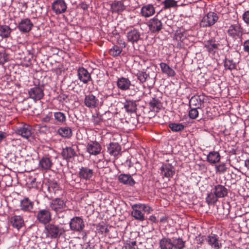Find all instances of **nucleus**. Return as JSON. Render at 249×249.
Returning a JSON list of instances; mask_svg holds the SVG:
<instances>
[{
    "instance_id": "nucleus-1",
    "label": "nucleus",
    "mask_w": 249,
    "mask_h": 249,
    "mask_svg": "<svg viewBox=\"0 0 249 249\" xmlns=\"http://www.w3.org/2000/svg\"><path fill=\"white\" fill-rule=\"evenodd\" d=\"M63 228L53 223H49L45 225L44 232L47 238H59L65 232Z\"/></svg>"
},
{
    "instance_id": "nucleus-2",
    "label": "nucleus",
    "mask_w": 249,
    "mask_h": 249,
    "mask_svg": "<svg viewBox=\"0 0 249 249\" xmlns=\"http://www.w3.org/2000/svg\"><path fill=\"white\" fill-rule=\"evenodd\" d=\"M218 19L216 13L210 12L202 18L200 22V26L202 27H211L217 22Z\"/></svg>"
},
{
    "instance_id": "nucleus-3",
    "label": "nucleus",
    "mask_w": 249,
    "mask_h": 249,
    "mask_svg": "<svg viewBox=\"0 0 249 249\" xmlns=\"http://www.w3.org/2000/svg\"><path fill=\"white\" fill-rule=\"evenodd\" d=\"M228 35L234 39L241 38L243 34V29L238 23L231 25L228 31Z\"/></svg>"
},
{
    "instance_id": "nucleus-4",
    "label": "nucleus",
    "mask_w": 249,
    "mask_h": 249,
    "mask_svg": "<svg viewBox=\"0 0 249 249\" xmlns=\"http://www.w3.org/2000/svg\"><path fill=\"white\" fill-rule=\"evenodd\" d=\"M126 37L127 41L132 44H138L140 41L143 40L142 33L138 29L135 28L130 29L126 33Z\"/></svg>"
},
{
    "instance_id": "nucleus-5",
    "label": "nucleus",
    "mask_w": 249,
    "mask_h": 249,
    "mask_svg": "<svg viewBox=\"0 0 249 249\" xmlns=\"http://www.w3.org/2000/svg\"><path fill=\"white\" fill-rule=\"evenodd\" d=\"M36 217L39 223L46 225L51 220L52 214L49 210L42 209L37 212Z\"/></svg>"
},
{
    "instance_id": "nucleus-6",
    "label": "nucleus",
    "mask_w": 249,
    "mask_h": 249,
    "mask_svg": "<svg viewBox=\"0 0 249 249\" xmlns=\"http://www.w3.org/2000/svg\"><path fill=\"white\" fill-rule=\"evenodd\" d=\"M70 227L71 231L80 232L85 228L84 222L81 217L75 216L71 220Z\"/></svg>"
},
{
    "instance_id": "nucleus-7",
    "label": "nucleus",
    "mask_w": 249,
    "mask_h": 249,
    "mask_svg": "<svg viewBox=\"0 0 249 249\" xmlns=\"http://www.w3.org/2000/svg\"><path fill=\"white\" fill-rule=\"evenodd\" d=\"M29 97L34 101L41 100L44 95L43 87L35 86L31 88L28 91Z\"/></svg>"
},
{
    "instance_id": "nucleus-8",
    "label": "nucleus",
    "mask_w": 249,
    "mask_h": 249,
    "mask_svg": "<svg viewBox=\"0 0 249 249\" xmlns=\"http://www.w3.org/2000/svg\"><path fill=\"white\" fill-rule=\"evenodd\" d=\"M206 240L209 245L213 249H219L222 247V244L217 234L211 233L207 236Z\"/></svg>"
},
{
    "instance_id": "nucleus-9",
    "label": "nucleus",
    "mask_w": 249,
    "mask_h": 249,
    "mask_svg": "<svg viewBox=\"0 0 249 249\" xmlns=\"http://www.w3.org/2000/svg\"><path fill=\"white\" fill-rule=\"evenodd\" d=\"M66 207V203L60 198L53 199L50 204V207L52 210L54 211L56 213L62 212Z\"/></svg>"
},
{
    "instance_id": "nucleus-10",
    "label": "nucleus",
    "mask_w": 249,
    "mask_h": 249,
    "mask_svg": "<svg viewBox=\"0 0 249 249\" xmlns=\"http://www.w3.org/2000/svg\"><path fill=\"white\" fill-rule=\"evenodd\" d=\"M33 26V23L29 18H25L18 23V28L21 33L25 34L29 33Z\"/></svg>"
},
{
    "instance_id": "nucleus-11",
    "label": "nucleus",
    "mask_w": 249,
    "mask_h": 249,
    "mask_svg": "<svg viewBox=\"0 0 249 249\" xmlns=\"http://www.w3.org/2000/svg\"><path fill=\"white\" fill-rule=\"evenodd\" d=\"M84 104L89 108H94L99 106L100 102L97 97L90 93L85 96Z\"/></svg>"
},
{
    "instance_id": "nucleus-12",
    "label": "nucleus",
    "mask_w": 249,
    "mask_h": 249,
    "mask_svg": "<svg viewBox=\"0 0 249 249\" xmlns=\"http://www.w3.org/2000/svg\"><path fill=\"white\" fill-rule=\"evenodd\" d=\"M52 8L56 15H59L65 12L67 7L64 0H56L53 3Z\"/></svg>"
},
{
    "instance_id": "nucleus-13",
    "label": "nucleus",
    "mask_w": 249,
    "mask_h": 249,
    "mask_svg": "<svg viewBox=\"0 0 249 249\" xmlns=\"http://www.w3.org/2000/svg\"><path fill=\"white\" fill-rule=\"evenodd\" d=\"M16 132L23 138L28 139L32 135V127L27 124H23L16 129Z\"/></svg>"
},
{
    "instance_id": "nucleus-14",
    "label": "nucleus",
    "mask_w": 249,
    "mask_h": 249,
    "mask_svg": "<svg viewBox=\"0 0 249 249\" xmlns=\"http://www.w3.org/2000/svg\"><path fill=\"white\" fill-rule=\"evenodd\" d=\"M148 27L152 33H158L162 29V24L160 20L154 18L149 20Z\"/></svg>"
},
{
    "instance_id": "nucleus-15",
    "label": "nucleus",
    "mask_w": 249,
    "mask_h": 249,
    "mask_svg": "<svg viewBox=\"0 0 249 249\" xmlns=\"http://www.w3.org/2000/svg\"><path fill=\"white\" fill-rule=\"evenodd\" d=\"M77 146L72 145L71 146L66 147L63 149L61 155L64 159L69 160L76 155V150Z\"/></svg>"
},
{
    "instance_id": "nucleus-16",
    "label": "nucleus",
    "mask_w": 249,
    "mask_h": 249,
    "mask_svg": "<svg viewBox=\"0 0 249 249\" xmlns=\"http://www.w3.org/2000/svg\"><path fill=\"white\" fill-rule=\"evenodd\" d=\"M139 207H140L139 204H134L132 206L131 215L136 220L143 221L145 218L142 212V210L139 208Z\"/></svg>"
},
{
    "instance_id": "nucleus-17",
    "label": "nucleus",
    "mask_w": 249,
    "mask_h": 249,
    "mask_svg": "<svg viewBox=\"0 0 249 249\" xmlns=\"http://www.w3.org/2000/svg\"><path fill=\"white\" fill-rule=\"evenodd\" d=\"M160 172L162 176L168 178H172L175 173L174 167L170 164H163Z\"/></svg>"
},
{
    "instance_id": "nucleus-18",
    "label": "nucleus",
    "mask_w": 249,
    "mask_h": 249,
    "mask_svg": "<svg viewBox=\"0 0 249 249\" xmlns=\"http://www.w3.org/2000/svg\"><path fill=\"white\" fill-rule=\"evenodd\" d=\"M87 151L92 155H96L99 154L101 150V145L96 142H90L87 146Z\"/></svg>"
},
{
    "instance_id": "nucleus-19",
    "label": "nucleus",
    "mask_w": 249,
    "mask_h": 249,
    "mask_svg": "<svg viewBox=\"0 0 249 249\" xmlns=\"http://www.w3.org/2000/svg\"><path fill=\"white\" fill-rule=\"evenodd\" d=\"M12 227L19 230L24 225V220L21 216L15 215L10 218Z\"/></svg>"
},
{
    "instance_id": "nucleus-20",
    "label": "nucleus",
    "mask_w": 249,
    "mask_h": 249,
    "mask_svg": "<svg viewBox=\"0 0 249 249\" xmlns=\"http://www.w3.org/2000/svg\"><path fill=\"white\" fill-rule=\"evenodd\" d=\"M148 105L151 111L156 112H158L162 107V103L156 97H152Z\"/></svg>"
},
{
    "instance_id": "nucleus-21",
    "label": "nucleus",
    "mask_w": 249,
    "mask_h": 249,
    "mask_svg": "<svg viewBox=\"0 0 249 249\" xmlns=\"http://www.w3.org/2000/svg\"><path fill=\"white\" fill-rule=\"evenodd\" d=\"M117 86L121 90H126L129 89L131 86V81L127 78L121 77L118 78Z\"/></svg>"
},
{
    "instance_id": "nucleus-22",
    "label": "nucleus",
    "mask_w": 249,
    "mask_h": 249,
    "mask_svg": "<svg viewBox=\"0 0 249 249\" xmlns=\"http://www.w3.org/2000/svg\"><path fill=\"white\" fill-rule=\"evenodd\" d=\"M78 76L79 79L85 84L91 80L89 73L83 68H79L78 70Z\"/></svg>"
},
{
    "instance_id": "nucleus-23",
    "label": "nucleus",
    "mask_w": 249,
    "mask_h": 249,
    "mask_svg": "<svg viewBox=\"0 0 249 249\" xmlns=\"http://www.w3.org/2000/svg\"><path fill=\"white\" fill-rule=\"evenodd\" d=\"M213 191L214 192L216 196L219 198H223L228 195V189L223 185L217 184L214 186Z\"/></svg>"
},
{
    "instance_id": "nucleus-24",
    "label": "nucleus",
    "mask_w": 249,
    "mask_h": 249,
    "mask_svg": "<svg viewBox=\"0 0 249 249\" xmlns=\"http://www.w3.org/2000/svg\"><path fill=\"white\" fill-rule=\"evenodd\" d=\"M39 165L42 170H49L51 169L53 163L50 157L44 156L39 160Z\"/></svg>"
},
{
    "instance_id": "nucleus-25",
    "label": "nucleus",
    "mask_w": 249,
    "mask_h": 249,
    "mask_svg": "<svg viewBox=\"0 0 249 249\" xmlns=\"http://www.w3.org/2000/svg\"><path fill=\"white\" fill-rule=\"evenodd\" d=\"M119 181L124 184L133 186L135 184V181L129 174H121L118 177Z\"/></svg>"
},
{
    "instance_id": "nucleus-26",
    "label": "nucleus",
    "mask_w": 249,
    "mask_h": 249,
    "mask_svg": "<svg viewBox=\"0 0 249 249\" xmlns=\"http://www.w3.org/2000/svg\"><path fill=\"white\" fill-rule=\"evenodd\" d=\"M34 207V202L28 198H24L20 201L21 210L24 212H30Z\"/></svg>"
},
{
    "instance_id": "nucleus-27",
    "label": "nucleus",
    "mask_w": 249,
    "mask_h": 249,
    "mask_svg": "<svg viewBox=\"0 0 249 249\" xmlns=\"http://www.w3.org/2000/svg\"><path fill=\"white\" fill-rule=\"evenodd\" d=\"M93 174V170L87 167H82L79 172V177L81 179L88 180L92 178Z\"/></svg>"
},
{
    "instance_id": "nucleus-28",
    "label": "nucleus",
    "mask_w": 249,
    "mask_h": 249,
    "mask_svg": "<svg viewBox=\"0 0 249 249\" xmlns=\"http://www.w3.org/2000/svg\"><path fill=\"white\" fill-rule=\"evenodd\" d=\"M121 151V146L116 142H111L107 147V152L113 156H117Z\"/></svg>"
},
{
    "instance_id": "nucleus-29",
    "label": "nucleus",
    "mask_w": 249,
    "mask_h": 249,
    "mask_svg": "<svg viewBox=\"0 0 249 249\" xmlns=\"http://www.w3.org/2000/svg\"><path fill=\"white\" fill-rule=\"evenodd\" d=\"M155 12V8L152 4L144 5L141 9L142 15L145 18L152 16Z\"/></svg>"
},
{
    "instance_id": "nucleus-30",
    "label": "nucleus",
    "mask_w": 249,
    "mask_h": 249,
    "mask_svg": "<svg viewBox=\"0 0 249 249\" xmlns=\"http://www.w3.org/2000/svg\"><path fill=\"white\" fill-rule=\"evenodd\" d=\"M220 155L218 152L211 151L207 155V160L211 164H215L220 161Z\"/></svg>"
},
{
    "instance_id": "nucleus-31",
    "label": "nucleus",
    "mask_w": 249,
    "mask_h": 249,
    "mask_svg": "<svg viewBox=\"0 0 249 249\" xmlns=\"http://www.w3.org/2000/svg\"><path fill=\"white\" fill-rule=\"evenodd\" d=\"M159 245L160 249H173L172 239L164 237L159 241Z\"/></svg>"
},
{
    "instance_id": "nucleus-32",
    "label": "nucleus",
    "mask_w": 249,
    "mask_h": 249,
    "mask_svg": "<svg viewBox=\"0 0 249 249\" xmlns=\"http://www.w3.org/2000/svg\"><path fill=\"white\" fill-rule=\"evenodd\" d=\"M173 249H184L186 242L181 238H173L172 239Z\"/></svg>"
},
{
    "instance_id": "nucleus-33",
    "label": "nucleus",
    "mask_w": 249,
    "mask_h": 249,
    "mask_svg": "<svg viewBox=\"0 0 249 249\" xmlns=\"http://www.w3.org/2000/svg\"><path fill=\"white\" fill-rule=\"evenodd\" d=\"M111 9L113 13H119L125 9V6L122 1H114L111 4Z\"/></svg>"
},
{
    "instance_id": "nucleus-34",
    "label": "nucleus",
    "mask_w": 249,
    "mask_h": 249,
    "mask_svg": "<svg viewBox=\"0 0 249 249\" xmlns=\"http://www.w3.org/2000/svg\"><path fill=\"white\" fill-rule=\"evenodd\" d=\"M161 71L167 76L170 77H173L175 75L176 72L171 67H170L166 63H161L160 64Z\"/></svg>"
},
{
    "instance_id": "nucleus-35",
    "label": "nucleus",
    "mask_w": 249,
    "mask_h": 249,
    "mask_svg": "<svg viewBox=\"0 0 249 249\" xmlns=\"http://www.w3.org/2000/svg\"><path fill=\"white\" fill-rule=\"evenodd\" d=\"M58 134L65 138H70L72 135V130L69 127H61L58 129Z\"/></svg>"
},
{
    "instance_id": "nucleus-36",
    "label": "nucleus",
    "mask_w": 249,
    "mask_h": 249,
    "mask_svg": "<svg viewBox=\"0 0 249 249\" xmlns=\"http://www.w3.org/2000/svg\"><path fill=\"white\" fill-rule=\"evenodd\" d=\"M124 108L127 112H134L137 109V105L135 101L126 100L124 105Z\"/></svg>"
},
{
    "instance_id": "nucleus-37",
    "label": "nucleus",
    "mask_w": 249,
    "mask_h": 249,
    "mask_svg": "<svg viewBox=\"0 0 249 249\" xmlns=\"http://www.w3.org/2000/svg\"><path fill=\"white\" fill-rule=\"evenodd\" d=\"M12 32V29L7 25H0V36L2 38L8 37Z\"/></svg>"
},
{
    "instance_id": "nucleus-38",
    "label": "nucleus",
    "mask_w": 249,
    "mask_h": 249,
    "mask_svg": "<svg viewBox=\"0 0 249 249\" xmlns=\"http://www.w3.org/2000/svg\"><path fill=\"white\" fill-rule=\"evenodd\" d=\"M137 79L140 81V83L143 84L145 82L146 80L150 78L149 73H147L145 71H139L136 74Z\"/></svg>"
},
{
    "instance_id": "nucleus-39",
    "label": "nucleus",
    "mask_w": 249,
    "mask_h": 249,
    "mask_svg": "<svg viewBox=\"0 0 249 249\" xmlns=\"http://www.w3.org/2000/svg\"><path fill=\"white\" fill-rule=\"evenodd\" d=\"M218 196H216L214 192H211L208 194V195L206 198V200L209 205L214 204L218 200Z\"/></svg>"
},
{
    "instance_id": "nucleus-40",
    "label": "nucleus",
    "mask_w": 249,
    "mask_h": 249,
    "mask_svg": "<svg viewBox=\"0 0 249 249\" xmlns=\"http://www.w3.org/2000/svg\"><path fill=\"white\" fill-rule=\"evenodd\" d=\"M169 127L173 132H179L182 131L185 126L182 124L171 123L169 124Z\"/></svg>"
},
{
    "instance_id": "nucleus-41",
    "label": "nucleus",
    "mask_w": 249,
    "mask_h": 249,
    "mask_svg": "<svg viewBox=\"0 0 249 249\" xmlns=\"http://www.w3.org/2000/svg\"><path fill=\"white\" fill-rule=\"evenodd\" d=\"M122 52V48L120 47L114 45L108 52L109 54L113 56L117 57L119 56Z\"/></svg>"
},
{
    "instance_id": "nucleus-42",
    "label": "nucleus",
    "mask_w": 249,
    "mask_h": 249,
    "mask_svg": "<svg viewBox=\"0 0 249 249\" xmlns=\"http://www.w3.org/2000/svg\"><path fill=\"white\" fill-rule=\"evenodd\" d=\"M163 9H168L171 8H175L178 6L177 1L175 0H164L162 2Z\"/></svg>"
},
{
    "instance_id": "nucleus-43",
    "label": "nucleus",
    "mask_w": 249,
    "mask_h": 249,
    "mask_svg": "<svg viewBox=\"0 0 249 249\" xmlns=\"http://www.w3.org/2000/svg\"><path fill=\"white\" fill-rule=\"evenodd\" d=\"M55 120L59 123L63 124L66 120L65 114L61 112H56L54 113Z\"/></svg>"
},
{
    "instance_id": "nucleus-44",
    "label": "nucleus",
    "mask_w": 249,
    "mask_h": 249,
    "mask_svg": "<svg viewBox=\"0 0 249 249\" xmlns=\"http://www.w3.org/2000/svg\"><path fill=\"white\" fill-rule=\"evenodd\" d=\"M8 55L5 50H0V65H3L9 61Z\"/></svg>"
},
{
    "instance_id": "nucleus-45",
    "label": "nucleus",
    "mask_w": 249,
    "mask_h": 249,
    "mask_svg": "<svg viewBox=\"0 0 249 249\" xmlns=\"http://www.w3.org/2000/svg\"><path fill=\"white\" fill-rule=\"evenodd\" d=\"M204 99H201L200 96H194L190 100V107L192 105L196 107L199 104L201 105V102H203Z\"/></svg>"
},
{
    "instance_id": "nucleus-46",
    "label": "nucleus",
    "mask_w": 249,
    "mask_h": 249,
    "mask_svg": "<svg viewBox=\"0 0 249 249\" xmlns=\"http://www.w3.org/2000/svg\"><path fill=\"white\" fill-rule=\"evenodd\" d=\"M224 67L226 70H232L236 68V64L232 60L225 58L224 60Z\"/></svg>"
},
{
    "instance_id": "nucleus-47",
    "label": "nucleus",
    "mask_w": 249,
    "mask_h": 249,
    "mask_svg": "<svg viewBox=\"0 0 249 249\" xmlns=\"http://www.w3.org/2000/svg\"><path fill=\"white\" fill-rule=\"evenodd\" d=\"M222 209H219L218 212L219 215H221L222 218L226 217L230 213L229 205L228 204L223 205Z\"/></svg>"
},
{
    "instance_id": "nucleus-48",
    "label": "nucleus",
    "mask_w": 249,
    "mask_h": 249,
    "mask_svg": "<svg viewBox=\"0 0 249 249\" xmlns=\"http://www.w3.org/2000/svg\"><path fill=\"white\" fill-rule=\"evenodd\" d=\"M205 47L207 49V51L209 53L214 52V50L217 49L218 47V44L214 43L213 41H210L207 44H205Z\"/></svg>"
},
{
    "instance_id": "nucleus-49",
    "label": "nucleus",
    "mask_w": 249,
    "mask_h": 249,
    "mask_svg": "<svg viewBox=\"0 0 249 249\" xmlns=\"http://www.w3.org/2000/svg\"><path fill=\"white\" fill-rule=\"evenodd\" d=\"M216 172L219 174H224L227 172V168L225 163L223 162L215 165Z\"/></svg>"
},
{
    "instance_id": "nucleus-50",
    "label": "nucleus",
    "mask_w": 249,
    "mask_h": 249,
    "mask_svg": "<svg viewBox=\"0 0 249 249\" xmlns=\"http://www.w3.org/2000/svg\"><path fill=\"white\" fill-rule=\"evenodd\" d=\"M40 183L36 181V178H30V181L27 182L28 187L30 188L38 189Z\"/></svg>"
},
{
    "instance_id": "nucleus-51",
    "label": "nucleus",
    "mask_w": 249,
    "mask_h": 249,
    "mask_svg": "<svg viewBox=\"0 0 249 249\" xmlns=\"http://www.w3.org/2000/svg\"><path fill=\"white\" fill-rule=\"evenodd\" d=\"M199 107L198 106L197 107L191 108L189 112V116L192 119H195L198 117V111L197 108Z\"/></svg>"
},
{
    "instance_id": "nucleus-52",
    "label": "nucleus",
    "mask_w": 249,
    "mask_h": 249,
    "mask_svg": "<svg viewBox=\"0 0 249 249\" xmlns=\"http://www.w3.org/2000/svg\"><path fill=\"white\" fill-rule=\"evenodd\" d=\"M140 207L139 208H141L142 211L147 213H150L153 211V209L149 206L144 204H139Z\"/></svg>"
},
{
    "instance_id": "nucleus-53",
    "label": "nucleus",
    "mask_w": 249,
    "mask_h": 249,
    "mask_svg": "<svg viewBox=\"0 0 249 249\" xmlns=\"http://www.w3.org/2000/svg\"><path fill=\"white\" fill-rule=\"evenodd\" d=\"M97 229L99 232H101L102 234L105 233H107L109 232V230L105 225L99 224L97 226Z\"/></svg>"
},
{
    "instance_id": "nucleus-54",
    "label": "nucleus",
    "mask_w": 249,
    "mask_h": 249,
    "mask_svg": "<svg viewBox=\"0 0 249 249\" xmlns=\"http://www.w3.org/2000/svg\"><path fill=\"white\" fill-rule=\"evenodd\" d=\"M103 121L102 117L98 114L96 116H93V123L95 125H98Z\"/></svg>"
},
{
    "instance_id": "nucleus-55",
    "label": "nucleus",
    "mask_w": 249,
    "mask_h": 249,
    "mask_svg": "<svg viewBox=\"0 0 249 249\" xmlns=\"http://www.w3.org/2000/svg\"><path fill=\"white\" fill-rule=\"evenodd\" d=\"M117 43L120 45L121 48H124L126 47V43L124 41V39L121 38L119 35H118V37L117 39Z\"/></svg>"
},
{
    "instance_id": "nucleus-56",
    "label": "nucleus",
    "mask_w": 249,
    "mask_h": 249,
    "mask_svg": "<svg viewBox=\"0 0 249 249\" xmlns=\"http://www.w3.org/2000/svg\"><path fill=\"white\" fill-rule=\"evenodd\" d=\"M52 113H49V114L45 115V116L41 117V122H44V123H49L51 119H52Z\"/></svg>"
},
{
    "instance_id": "nucleus-57",
    "label": "nucleus",
    "mask_w": 249,
    "mask_h": 249,
    "mask_svg": "<svg viewBox=\"0 0 249 249\" xmlns=\"http://www.w3.org/2000/svg\"><path fill=\"white\" fill-rule=\"evenodd\" d=\"M243 19L246 23L249 24V10L246 11L243 14Z\"/></svg>"
},
{
    "instance_id": "nucleus-58",
    "label": "nucleus",
    "mask_w": 249,
    "mask_h": 249,
    "mask_svg": "<svg viewBox=\"0 0 249 249\" xmlns=\"http://www.w3.org/2000/svg\"><path fill=\"white\" fill-rule=\"evenodd\" d=\"M243 46L244 51L249 53V39L244 42Z\"/></svg>"
},
{
    "instance_id": "nucleus-59",
    "label": "nucleus",
    "mask_w": 249,
    "mask_h": 249,
    "mask_svg": "<svg viewBox=\"0 0 249 249\" xmlns=\"http://www.w3.org/2000/svg\"><path fill=\"white\" fill-rule=\"evenodd\" d=\"M175 36H176V39L177 40H179L180 41H183L184 40V38L185 37V36H183V34L180 33H177L176 34Z\"/></svg>"
},
{
    "instance_id": "nucleus-60",
    "label": "nucleus",
    "mask_w": 249,
    "mask_h": 249,
    "mask_svg": "<svg viewBox=\"0 0 249 249\" xmlns=\"http://www.w3.org/2000/svg\"><path fill=\"white\" fill-rule=\"evenodd\" d=\"M7 136V134L6 132L0 131V142L4 140Z\"/></svg>"
},
{
    "instance_id": "nucleus-61",
    "label": "nucleus",
    "mask_w": 249,
    "mask_h": 249,
    "mask_svg": "<svg viewBox=\"0 0 249 249\" xmlns=\"http://www.w3.org/2000/svg\"><path fill=\"white\" fill-rule=\"evenodd\" d=\"M149 219L152 222L157 223L158 222L156 217L154 215L150 216Z\"/></svg>"
},
{
    "instance_id": "nucleus-62",
    "label": "nucleus",
    "mask_w": 249,
    "mask_h": 249,
    "mask_svg": "<svg viewBox=\"0 0 249 249\" xmlns=\"http://www.w3.org/2000/svg\"><path fill=\"white\" fill-rule=\"evenodd\" d=\"M68 98V96L65 94H62L59 96V98L60 101H64Z\"/></svg>"
},
{
    "instance_id": "nucleus-63",
    "label": "nucleus",
    "mask_w": 249,
    "mask_h": 249,
    "mask_svg": "<svg viewBox=\"0 0 249 249\" xmlns=\"http://www.w3.org/2000/svg\"><path fill=\"white\" fill-rule=\"evenodd\" d=\"M80 6L81 8L84 10H87L88 8V5L87 4L83 2L80 4Z\"/></svg>"
},
{
    "instance_id": "nucleus-64",
    "label": "nucleus",
    "mask_w": 249,
    "mask_h": 249,
    "mask_svg": "<svg viewBox=\"0 0 249 249\" xmlns=\"http://www.w3.org/2000/svg\"><path fill=\"white\" fill-rule=\"evenodd\" d=\"M126 249H138V247L132 246L131 245H127V246H125Z\"/></svg>"
}]
</instances>
